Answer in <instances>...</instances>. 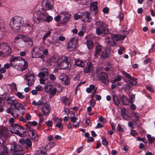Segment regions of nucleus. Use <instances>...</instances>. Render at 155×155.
<instances>
[{
    "mask_svg": "<svg viewBox=\"0 0 155 155\" xmlns=\"http://www.w3.org/2000/svg\"><path fill=\"white\" fill-rule=\"evenodd\" d=\"M8 104L11 105L7 108V112L15 118L22 115L25 112V110L21 104L19 103L16 98L14 96H6L4 97Z\"/></svg>",
    "mask_w": 155,
    "mask_h": 155,
    "instance_id": "obj_1",
    "label": "nucleus"
},
{
    "mask_svg": "<svg viewBox=\"0 0 155 155\" xmlns=\"http://www.w3.org/2000/svg\"><path fill=\"white\" fill-rule=\"evenodd\" d=\"M23 18L21 16H15L11 20L9 25L11 29L15 32L19 31L22 25Z\"/></svg>",
    "mask_w": 155,
    "mask_h": 155,
    "instance_id": "obj_2",
    "label": "nucleus"
},
{
    "mask_svg": "<svg viewBox=\"0 0 155 155\" xmlns=\"http://www.w3.org/2000/svg\"><path fill=\"white\" fill-rule=\"evenodd\" d=\"M95 25L97 27L96 32L97 35L103 36L109 34L108 25L106 23L101 21H97Z\"/></svg>",
    "mask_w": 155,
    "mask_h": 155,
    "instance_id": "obj_3",
    "label": "nucleus"
},
{
    "mask_svg": "<svg viewBox=\"0 0 155 155\" xmlns=\"http://www.w3.org/2000/svg\"><path fill=\"white\" fill-rule=\"evenodd\" d=\"M12 52L11 49L8 44L3 43L0 45V56L3 57H8Z\"/></svg>",
    "mask_w": 155,
    "mask_h": 155,
    "instance_id": "obj_4",
    "label": "nucleus"
},
{
    "mask_svg": "<svg viewBox=\"0 0 155 155\" xmlns=\"http://www.w3.org/2000/svg\"><path fill=\"white\" fill-rule=\"evenodd\" d=\"M46 12H42L37 10L33 13V19L35 23L38 24L41 22L45 21L46 18Z\"/></svg>",
    "mask_w": 155,
    "mask_h": 155,
    "instance_id": "obj_5",
    "label": "nucleus"
},
{
    "mask_svg": "<svg viewBox=\"0 0 155 155\" xmlns=\"http://www.w3.org/2000/svg\"><path fill=\"white\" fill-rule=\"evenodd\" d=\"M12 127L13 130V132L15 134H17L21 137H24L25 136V133L26 132L24 130L25 128L22 126L15 124L12 126Z\"/></svg>",
    "mask_w": 155,
    "mask_h": 155,
    "instance_id": "obj_6",
    "label": "nucleus"
},
{
    "mask_svg": "<svg viewBox=\"0 0 155 155\" xmlns=\"http://www.w3.org/2000/svg\"><path fill=\"white\" fill-rule=\"evenodd\" d=\"M11 152L15 155H23V149L21 146L18 144H14L11 146L10 149Z\"/></svg>",
    "mask_w": 155,
    "mask_h": 155,
    "instance_id": "obj_7",
    "label": "nucleus"
},
{
    "mask_svg": "<svg viewBox=\"0 0 155 155\" xmlns=\"http://www.w3.org/2000/svg\"><path fill=\"white\" fill-rule=\"evenodd\" d=\"M22 61L23 62L22 67L21 68L20 71H23L26 69L28 66V64L27 61H25V59L20 57H12V58L10 59V62L11 66H12V62H14L16 61Z\"/></svg>",
    "mask_w": 155,
    "mask_h": 155,
    "instance_id": "obj_8",
    "label": "nucleus"
},
{
    "mask_svg": "<svg viewBox=\"0 0 155 155\" xmlns=\"http://www.w3.org/2000/svg\"><path fill=\"white\" fill-rule=\"evenodd\" d=\"M78 46V40L76 38H71L69 41L67 48L69 51L74 50Z\"/></svg>",
    "mask_w": 155,
    "mask_h": 155,
    "instance_id": "obj_9",
    "label": "nucleus"
},
{
    "mask_svg": "<svg viewBox=\"0 0 155 155\" xmlns=\"http://www.w3.org/2000/svg\"><path fill=\"white\" fill-rule=\"evenodd\" d=\"M57 88L56 87H54L52 86V84H49L47 85L45 87V91L47 93L49 94L53 97L54 96L57 92V94L58 95L59 92L57 91Z\"/></svg>",
    "mask_w": 155,
    "mask_h": 155,
    "instance_id": "obj_10",
    "label": "nucleus"
},
{
    "mask_svg": "<svg viewBox=\"0 0 155 155\" xmlns=\"http://www.w3.org/2000/svg\"><path fill=\"white\" fill-rule=\"evenodd\" d=\"M71 58L70 57H65L59 63V65L63 69H66L71 66Z\"/></svg>",
    "mask_w": 155,
    "mask_h": 155,
    "instance_id": "obj_11",
    "label": "nucleus"
},
{
    "mask_svg": "<svg viewBox=\"0 0 155 155\" xmlns=\"http://www.w3.org/2000/svg\"><path fill=\"white\" fill-rule=\"evenodd\" d=\"M42 4L44 6L42 8L44 10H48L53 8L54 2L52 0H43Z\"/></svg>",
    "mask_w": 155,
    "mask_h": 155,
    "instance_id": "obj_12",
    "label": "nucleus"
},
{
    "mask_svg": "<svg viewBox=\"0 0 155 155\" xmlns=\"http://www.w3.org/2000/svg\"><path fill=\"white\" fill-rule=\"evenodd\" d=\"M35 77L32 73H29L25 75V78L27 80V85L29 86H31L34 84Z\"/></svg>",
    "mask_w": 155,
    "mask_h": 155,
    "instance_id": "obj_13",
    "label": "nucleus"
},
{
    "mask_svg": "<svg viewBox=\"0 0 155 155\" xmlns=\"http://www.w3.org/2000/svg\"><path fill=\"white\" fill-rule=\"evenodd\" d=\"M90 15L91 14L88 12H83L81 15V19L84 22H90L92 19Z\"/></svg>",
    "mask_w": 155,
    "mask_h": 155,
    "instance_id": "obj_14",
    "label": "nucleus"
},
{
    "mask_svg": "<svg viewBox=\"0 0 155 155\" xmlns=\"http://www.w3.org/2000/svg\"><path fill=\"white\" fill-rule=\"evenodd\" d=\"M48 69L46 68H43L42 70V71L40 72L38 74L39 77L40 78H45V80H47L48 79Z\"/></svg>",
    "mask_w": 155,
    "mask_h": 155,
    "instance_id": "obj_15",
    "label": "nucleus"
},
{
    "mask_svg": "<svg viewBox=\"0 0 155 155\" xmlns=\"http://www.w3.org/2000/svg\"><path fill=\"white\" fill-rule=\"evenodd\" d=\"M99 79L102 81V83L105 84L108 81V76L107 74L103 72H101L99 74Z\"/></svg>",
    "mask_w": 155,
    "mask_h": 155,
    "instance_id": "obj_16",
    "label": "nucleus"
},
{
    "mask_svg": "<svg viewBox=\"0 0 155 155\" xmlns=\"http://www.w3.org/2000/svg\"><path fill=\"white\" fill-rule=\"evenodd\" d=\"M41 48L40 47L33 48L31 51L32 57L38 58V56L39 55V52L41 51Z\"/></svg>",
    "mask_w": 155,
    "mask_h": 155,
    "instance_id": "obj_17",
    "label": "nucleus"
},
{
    "mask_svg": "<svg viewBox=\"0 0 155 155\" xmlns=\"http://www.w3.org/2000/svg\"><path fill=\"white\" fill-rule=\"evenodd\" d=\"M93 69V65L92 63L90 62H87L84 69V73L85 74L89 73L92 71Z\"/></svg>",
    "mask_w": 155,
    "mask_h": 155,
    "instance_id": "obj_18",
    "label": "nucleus"
},
{
    "mask_svg": "<svg viewBox=\"0 0 155 155\" xmlns=\"http://www.w3.org/2000/svg\"><path fill=\"white\" fill-rule=\"evenodd\" d=\"M137 81L135 79L133 78L132 80H129L127 81L126 86V89L129 90L132 86L136 85Z\"/></svg>",
    "mask_w": 155,
    "mask_h": 155,
    "instance_id": "obj_19",
    "label": "nucleus"
},
{
    "mask_svg": "<svg viewBox=\"0 0 155 155\" xmlns=\"http://www.w3.org/2000/svg\"><path fill=\"white\" fill-rule=\"evenodd\" d=\"M112 38L114 41H118L120 40H123L126 37L125 35L120 34H113L111 35Z\"/></svg>",
    "mask_w": 155,
    "mask_h": 155,
    "instance_id": "obj_20",
    "label": "nucleus"
},
{
    "mask_svg": "<svg viewBox=\"0 0 155 155\" xmlns=\"http://www.w3.org/2000/svg\"><path fill=\"white\" fill-rule=\"evenodd\" d=\"M119 98L121 102L124 105H127L130 103V100L124 95H120Z\"/></svg>",
    "mask_w": 155,
    "mask_h": 155,
    "instance_id": "obj_21",
    "label": "nucleus"
},
{
    "mask_svg": "<svg viewBox=\"0 0 155 155\" xmlns=\"http://www.w3.org/2000/svg\"><path fill=\"white\" fill-rule=\"evenodd\" d=\"M110 51L109 49L105 48L103 50L101 54V58L103 59L108 58L110 55Z\"/></svg>",
    "mask_w": 155,
    "mask_h": 155,
    "instance_id": "obj_22",
    "label": "nucleus"
},
{
    "mask_svg": "<svg viewBox=\"0 0 155 155\" xmlns=\"http://www.w3.org/2000/svg\"><path fill=\"white\" fill-rule=\"evenodd\" d=\"M22 40L25 43H28V45L31 47L33 45V40L30 37L23 35Z\"/></svg>",
    "mask_w": 155,
    "mask_h": 155,
    "instance_id": "obj_23",
    "label": "nucleus"
},
{
    "mask_svg": "<svg viewBox=\"0 0 155 155\" xmlns=\"http://www.w3.org/2000/svg\"><path fill=\"white\" fill-rule=\"evenodd\" d=\"M8 129L6 128H2L0 131V137L7 138L9 136Z\"/></svg>",
    "mask_w": 155,
    "mask_h": 155,
    "instance_id": "obj_24",
    "label": "nucleus"
},
{
    "mask_svg": "<svg viewBox=\"0 0 155 155\" xmlns=\"http://www.w3.org/2000/svg\"><path fill=\"white\" fill-rule=\"evenodd\" d=\"M103 47L100 45H98L95 48V52L94 54V56L95 57H98L100 55L101 52Z\"/></svg>",
    "mask_w": 155,
    "mask_h": 155,
    "instance_id": "obj_25",
    "label": "nucleus"
},
{
    "mask_svg": "<svg viewBox=\"0 0 155 155\" xmlns=\"http://www.w3.org/2000/svg\"><path fill=\"white\" fill-rule=\"evenodd\" d=\"M106 42L107 44V46L110 47H113L115 45L116 43L112 38H109L108 37L106 39Z\"/></svg>",
    "mask_w": 155,
    "mask_h": 155,
    "instance_id": "obj_26",
    "label": "nucleus"
},
{
    "mask_svg": "<svg viewBox=\"0 0 155 155\" xmlns=\"http://www.w3.org/2000/svg\"><path fill=\"white\" fill-rule=\"evenodd\" d=\"M121 114L124 119L127 120L129 117L130 114L128 111L124 108H122L121 110Z\"/></svg>",
    "mask_w": 155,
    "mask_h": 155,
    "instance_id": "obj_27",
    "label": "nucleus"
},
{
    "mask_svg": "<svg viewBox=\"0 0 155 155\" xmlns=\"http://www.w3.org/2000/svg\"><path fill=\"white\" fill-rule=\"evenodd\" d=\"M60 79L62 81V83H63L66 85H68L70 84L69 78L67 76L65 75L63 77L62 76H60Z\"/></svg>",
    "mask_w": 155,
    "mask_h": 155,
    "instance_id": "obj_28",
    "label": "nucleus"
},
{
    "mask_svg": "<svg viewBox=\"0 0 155 155\" xmlns=\"http://www.w3.org/2000/svg\"><path fill=\"white\" fill-rule=\"evenodd\" d=\"M2 143L1 145L3 149L2 151V153L0 154V155H5V154L7 153H8V149L7 146L5 145L4 143L5 142V141L2 140Z\"/></svg>",
    "mask_w": 155,
    "mask_h": 155,
    "instance_id": "obj_29",
    "label": "nucleus"
},
{
    "mask_svg": "<svg viewBox=\"0 0 155 155\" xmlns=\"http://www.w3.org/2000/svg\"><path fill=\"white\" fill-rule=\"evenodd\" d=\"M74 65L81 67H83L85 65L84 62L80 59H75Z\"/></svg>",
    "mask_w": 155,
    "mask_h": 155,
    "instance_id": "obj_30",
    "label": "nucleus"
},
{
    "mask_svg": "<svg viewBox=\"0 0 155 155\" xmlns=\"http://www.w3.org/2000/svg\"><path fill=\"white\" fill-rule=\"evenodd\" d=\"M113 100L114 102V104L117 106H118L120 103V98L116 95H113Z\"/></svg>",
    "mask_w": 155,
    "mask_h": 155,
    "instance_id": "obj_31",
    "label": "nucleus"
},
{
    "mask_svg": "<svg viewBox=\"0 0 155 155\" xmlns=\"http://www.w3.org/2000/svg\"><path fill=\"white\" fill-rule=\"evenodd\" d=\"M60 14L63 15L65 18L70 19L71 14L70 13L66 11H64L61 12Z\"/></svg>",
    "mask_w": 155,
    "mask_h": 155,
    "instance_id": "obj_32",
    "label": "nucleus"
},
{
    "mask_svg": "<svg viewBox=\"0 0 155 155\" xmlns=\"http://www.w3.org/2000/svg\"><path fill=\"white\" fill-rule=\"evenodd\" d=\"M87 45L89 49H91L94 48V44L92 41L87 40Z\"/></svg>",
    "mask_w": 155,
    "mask_h": 155,
    "instance_id": "obj_33",
    "label": "nucleus"
},
{
    "mask_svg": "<svg viewBox=\"0 0 155 155\" xmlns=\"http://www.w3.org/2000/svg\"><path fill=\"white\" fill-rule=\"evenodd\" d=\"M132 117L135 118V120L137 122L139 119V114L137 112H133L131 115Z\"/></svg>",
    "mask_w": 155,
    "mask_h": 155,
    "instance_id": "obj_34",
    "label": "nucleus"
},
{
    "mask_svg": "<svg viewBox=\"0 0 155 155\" xmlns=\"http://www.w3.org/2000/svg\"><path fill=\"white\" fill-rule=\"evenodd\" d=\"M147 137L148 139L149 143L150 144L152 143L153 141L155 140V137H151L150 134H147Z\"/></svg>",
    "mask_w": 155,
    "mask_h": 155,
    "instance_id": "obj_35",
    "label": "nucleus"
},
{
    "mask_svg": "<svg viewBox=\"0 0 155 155\" xmlns=\"http://www.w3.org/2000/svg\"><path fill=\"white\" fill-rule=\"evenodd\" d=\"M62 121V119H59L56 124L55 126L58 127L59 128H61V129H62L63 128V125L61 124Z\"/></svg>",
    "mask_w": 155,
    "mask_h": 155,
    "instance_id": "obj_36",
    "label": "nucleus"
},
{
    "mask_svg": "<svg viewBox=\"0 0 155 155\" xmlns=\"http://www.w3.org/2000/svg\"><path fill=\"white\" fill-rule=\"evenodd\" d=\"M70 19L65 17H64L60 21V24L61 25H65L67 22L70 20Z\"/></svg>",
    "mask_w": 155,
    "mask_h": 155,
    "instance_id": "obj_37",
    "label": "nucleus"
},
{
    "mask_svg": "<svg viewBox=\"0 0 155 155\" xmlns=\"http://www.w3.org/2000/svg\"><path fill=\"white\" fill-rule=\"evenodd\" d=\"M41 109L44 110H46L47 111V114H49V112L50 111V109L49 108V105L48 104H44L41 107Z\"/></svg>",
    "mask_w": 155,
    "mask_h": 155,
    "instance_id": "obj_38",
    "label": "nucleus"
},
{
    "mask_svg": "<svg viewBox=\"0 0 155 155\" xmlns=\"http://www.w3.org/2000/svg\"><path fill=\"white\" fill-rule=\"evenodd\" d=\"M121 73L125 77L129 80H132L133 78L129 74L124 71H122Z\"/></svg>",
    "mask_w": 155,
    "mask_h": 155,
    "instance_id": "obj_39",
    "label": "nucleus"
},
{
    "mask_svg": "<svg viewBox=\"0 0 155 155\" xmlns=\"http://www.w3.org/2000/svg\"><path fill=\"white\" fill-rule=\"evenodd\" d=\"M25 144L28 147L30 148L31 147L32 142L31 140L28 138H26V139Z\"/></svg>",
    "mask_w": 155,
    "mask_h": 155,
    "instance_id": "obj_40",
    "label": "nucleus"
},
{
    "mask_svg": "<svg viewBox=\"0 0 155 155\" xmlns=\"http://www.w3.org/2000/svg\"><path fill=\"white\" fill-rule=\"evenodd\" d=\"M125 50V48L122 46H120V49L118 50V53L119 55H121L123 54V52Z\"/></svg>",
    "mask_w": 155,
    "mask_h": 155,
    "instance_id": "obj_41",
    "label": "nucleus"
},
{
    "mask_svg": "<svg viewBox=\"0 0 155 155\" xmlns=\"http://www.w3.org/2000/svg\"><path fill=\"white\" fill-rule=\"evenodd\" d=\"M69 98L66 96H63L62 98L61 103L64 104H67V102L68 101Z\"/></svg>",
    "mask_w": 155,
    "mask_h": 155,
    "instance_id": "obj_42",
    "label": "nucleus"
},
{
    "mask_svg": "<svg viewBox=\"0 0 155 155\" xmlns=\"http://www.w3.org/2000/svg\"><path fill=\"white\" fill-rule=\"evenodd\" d=\"M45 19V22H49L51 21L53 19V18L52 16L50 15H48V14L46 13V18Z\"/></svg>",
    "mask_w": 155,
    "mask_h": 155,
    "instance_id": "obj_43",
    "label": "nucleus"
},
{
    "mask_svg": "<svg viewBox=\"0 0 155 155\" xmlns=\"http://www.w3.org/2000/svg\"><path fill=\"white\" fill-rule=\"evenodd\" d=\"M32 104L35 106H40L42 105L43 104V103L41 100H39L37 102H36L35 101H33L32 102Z\"/></svg>",
    "mask_w": 155,
    "mask_h": 155,
    "instance_id": "obj_44",
    "label": "nucleus"
},
{
    "mask_svg": "<svg viewBox=\"0 0 155 155\" xmlns=\"http://www.w3.org/2000/svg\"><path fill=\"white\" fill-rule=\"evenodd\" d=\"M23 35H20L16 37L14 39V42L16 43L19 39H22Z\"/></svg>",
    "mask_w": 155,
    "mask_h": 155,
    "instance_id": "obj_45",
    "label": "nucleus"
},
{
    "mask_svg": "<svg viewBox=\"0 0 155 155\" xmlns=\"http://www.w3.org/2000/svg\"><path fill=\"white\" fill-rule=\"evenodd\" d=\"M27 130L29 132V134H31V136L36 134L35 130L31 128H28V130Z\"/></svg>",
    "mask_w": 155,
    "mask_h": 155,
    "instance_id": "obj_46",
    "label": "nucleus"
},
{
    "mask_svg": "<svg viewBox=\"0 0 155 155\" xmlns=\"http://www.w3.org/2000/svg\"><path fill=\"white\" fill-rule=\"evenodd\" d=\"M16 95L18 97L21 99H23L25 97V95H23L21 93L19 92H18Z\"/></svg>",
    "mask_w": 155,
    "mask_h": 155,
    "instance_id": "obj_47",
    "label": "nucleus"
},
{
    "mask_svg": "<svg viewBox=\"0 0 155 155\" xmlns=\"http://www.w3.org/2000/svg\"><path fill=\"white\" fill-rule=\"evenodd\" d=\"M117 131L119 132H124V130L123 128L121 127L119 124H118L117 126Z\"/></svg>",
    "mask_w": 155,
    "mask_h": 155,
    "instance_id": "obj_48",
    "label": "nucleus"
},
{
    "mask_svg": "<svg viewBox=\"0 0 155 155\" xmlns=\"http://www.w3.org/2000/svg\"><path fill=\"white\" fill-rule=\"evenodd\" d=\"M91 8L92 9V11H93V13L95 15H96L97 14V7H91Z\"/></svg>",
    "mask_w": 155,
    "mask_h": 155,
    "instance_id": "obj_49",
    "label": "nucleus"
},
{
    "mask_svg": "<svg viewBox=\"0 0 155 155\" xmlns=\"http://www.w3.org/2000/svg\"><path fill=\"white\" fill-rule=\"evenodd\" d=\"M5 101L4 99L2 97H0V106H4L5 105Z\"/></svg>",
    "mask_w": 155,
    "mask_h": 155,
    "instance_id": "obj_50",
    "label": "nucleus"
},
{
    "mask_svg": "<svg viewBox=\"0 0 155 155\" xmlns=\"http://www.w3.org/2000/svg\"><path fill=\"white\" fill-rule=\"evenodd\" d=\"M68 117L69 119H71V121L73 123L75 122L76 121L78 120V118L75 117L74 116H68Z\"/></svg>",
    "mask_w": 155,
    "mask_h": 155,
    "instance_id": "obj_51",
    "label": "nucleus"
},
{
    "mask_svg": "<svg viewBox=\"0 0 155 155\" xmlns=\"http://www.w3.org/2000/svg\"><path fill=\"white\" fill-rule=\"evenodd\" d=\"M45 124L48 127H51L53 126L52 122L51 120H48L45 122Z\"/></svg>",
    "mask_w": 155,
    "mask_h": 155,
    "instance_id": "obj_52",
    "label": "nucleus"
},
{
    "mask_svg": "<svg viewBox=\"0 0 155 155\" xmlns=\"http://www.w3.org/2000/svg\"><path fill=\"white\" fill-rule=\"evenodd\" d=\"M31 139L34 141H37L38 140V136L36 134L31 137Z\"/></svg>",
    "mask_w": 155,
    "mask_h": 155,
    "instance_id": "obj_53",
    "label": "nucleus"
},
{
    "mask_svg": "<svg viewBox=\"0 0 155 155\" xmlns=\"http://www.w3.org/2000/svg\"><path fill=\"white\" fill-rule=\"evenodd\" d=\"M130 134L132 136L134 137H135L138 134L137 132L136 131V130H131Z\"/></svg>",
    "mask_w": 155,
    "mask_h": 155,
    "instance_id": "obj_54",
    "label": "nucleus"
},
{
    "mask_svg": "<svg viewBox=\"0 0 155 155\" xmlns=\"http://www.w3.org/2000/svg\"><path fill=\"white\" fill-rule=\"evenodd\" d=\"M47 153V150L45 148H42L40 150V153L41 155H45Z\"/></svg>",
    "mask_w": 155,
    "mask_h": 155,
    "instance_id": "obj_55",
    "label": "nucleus"
},
{
    "mask_svg": "<svg viewBox=\"0 0 155 155\" xmlns=\"http://www.w3.org/2000/svg\"><path fill=\"white\" fill-rule=\"evenodd\" d=\"M35 89L37 91H42L43 88L42 86L40 85H37L35 87Z\"/></svg>",
    "mask_w": 155,
    "mask_h": 155,
    "instance_id": "obj_56",
    "label": "nucleus"
},
{
    "mask_svg": "<svg viewBox=\"0 0 155 155\" xmlns=\"http://www.w3.org/2000/svg\"><path fill=\"white\" fill-rule=\"evenodd\" d=\"M119 17V19L120 21H123L124 19V17L123 13L120 12V13Z\"/></svg>",
    "mask_w": 155,
    "mask_h": 155,
    "instance_id": "obj_57",
    "label": "nucleus"
},
{
    "mask_svg": "<svg viewBox=\"0 0 155 155\" xmlns=\"http://www.w3.org/2000/svg\"><path fill=\"white\" fill-rule=\"evenodd\" d=\"M91 105L93 107H94L96 104V101L94 99H91L90 101Z\"/></svg>",
    "mask_w": 155,
    "mask_h": 155,
    "instance_id": "obj_58",
    "label": "nucleus"
},
{
    "mask_svg": "<svg viewBox=\"0 0 155 155\" xmlns=\"http://www.w3.org/2000/svg\"><path fill=\"white\" fill-rule=\"evenodd\" d=\"M130 103H132L133 102V101L135 99V95L134 94H132L131 95L130 97Z\"/></svg>",
    "mask_w": 155,
    "mask_h": 155,
    "instance_id": "obj_59",
    "label": "nucleus"
},
{
    "mask_svg": "<svg viewBox=\"0 0 155 155\" xmlns=\"http://www.w3.org/2000/svg\"><path fill=\"white\" fill-rule=\"evenodd\" d=\"M80 18H81V15H80L77 14H76L74 15V18L76 20H78Z\"/></svg>",
    "mask_w": 155,
    "mask_h": 155,
    "instance_id": "obj_60",
    "label": "nucleus"
},
{
    "mask_svg": "<svg viewBox=\"0 0 155 155\" xmlns=\"http://www.w3.org/2000/svg\"><path fill=\"white\" fill-rule=\"evenodd\" d=\"M14 119L12 118H10L8 121V122L9 123V124H10L11 127L12 125L15 124H14Z\"/></svg>",
    "mask_w": 155,
    "mask_h": 155,
    "instance_id": "obj_61",
    "label": "nucleus"
},
{
    "mask_svg": "<svg viewBox=\"0 0 155 155\" xmlns=\"http://www.w3.org/2000/svg\"><path fill=\"white\" fill-rule=\"evenodd\" d=\"M51 34V32L50 31H48L47 33H45V35L43 36L44 39L45 38H46L48 37Z\"/></svg>",
    "mask_w": 155,
    "mask_h": 155,
    "instance_id": "obj_62",
    "label": "nucleus"
},
{
    "mask_svg": "<svg viewBox=\"0 0 155 155\" xmlns=\"http://www.w3.org/2000/svg\"><path fill=\"white\" fill-rule=\"evenodd\" d=\"M25 125L26 127H27V130H28V128H31V122L28 121L26 124Z\"/></svg>",
    "mask_w": 155,
    "mask_h": 155,
    "instance_id": "obj_63",
    "label": "nucleus"
},
{
    "mask_svg": "<svg viewBox=\"0 0 155 155\" xmlns=\"http://www.w3.org/2000/svg\"><path fill=\"white\" fill-rule=\"evenodd\" d=\"M102 144L104 145H107L108 144V142L105 137L102 140Z\"/></svg>",
    "mask_w": 155,
    "mask_h": 155,
    "instance_id": "obj_64",
    "label": "nucleus"
}]
</instances>
